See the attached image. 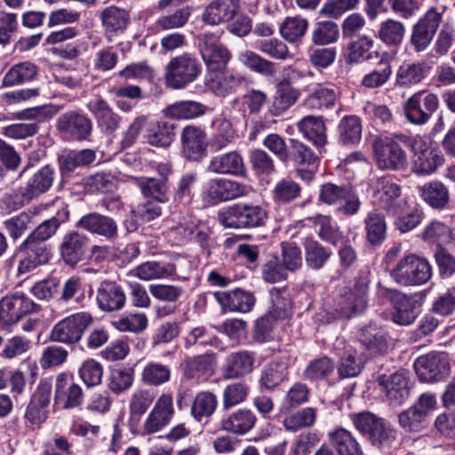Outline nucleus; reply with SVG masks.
Listing matches in <instances>:
<instances>
[{
  "label": "nucleus",
  "mask_w": 455,
  "mask_h": 455,
  "mask_svg": "<svg viewBox=\"0 0 455 455\" xmlns=\"http://www.w3.org/2000/svg\"><path fill=\"white\" fill-rule=\"evenodd\" d=\"M173 415L174 408L172 395L162 394L156 399L143 423V432L151 435L161 431L170 424Z\"/></svg>",
  "instance_id": "15"
},
{
  "label": "nucleus",
  "mask_w": 455,
  "mask_h": 455,
  "mask_svg": "<svg viewBox=\"0 0 455 455\" xmlns=\"http://www.w3.org/2000/svg\"><path fill=\"white\" fill-rule=\"evenodd\" d=\"M433 275L429 261L411 253L402 258L390 270L391 278L402 286H418L427 283Z\"/></svg>",
  "instance_id": "3"
},
{
  "label": "nucleus",
  "mask_w": 455,
  "mask_h": 455,
  "mask_svg": "<svg viewBox=\"0 0 455 455\" xmlns=\"http://www.w3.org/2000/svg\"><path fill=\"white\" fill-rule=\"evenodd\" d=\"M377 382L392 404H401L409 396V375L406 371L401 370L390 376L380 375L377 378Z\"/></svg>",
  "instance_id": "17"
},
{
  "label": "nucleus",
  "mask_w": 455,
  "mask_h": 455,
  "mask_svg": "<svg viewBox=\"0 0 455 455\" xmlns=\"http://www.w3.org/2000/svg\"><path fill=\"white\" fill-rule=\"evenodd\" d=\"M380 294L394 306L393 321L400 325H410L418 316L419 303L411 295L396 289L380 288Z\"/></svg>",
  "instance_id": "10"
},
{
  "label": "nucleus",
  "mask_w": 455,
  "mask_h": 455,
  "mask_svg": "<svg viewBox=\"0 0 455 455\" xmlns=\"http://www.w3.org/2000/svg\"><path fill=\"white\" fill-rule=\"evenodd\" d=\"M238 60L246 68L262 76H272L275 73V64L252 51L245 50L240 52Z\"/></svg>",
  "instance_id": "50"
},
{
  "label": "nucleus",
  "mask_w": 455,
  "mask_h": 455,
  "mask_svg": "<svg viewBox=\"0 0 455 455\" xmlns=\"http://www.w3.org/2000/svg\"><path fill=\"white\" fill-rule=\"evenodd\" d=\"M98 307L106 313L121 310L126 302L124 291L116 282L102 281L96 290Z\"/></svg>",
  "instance_id": "19"
},
{
  "label": "nucleus",
  "mask_w": 455,
  "mask_h": 455,
  "mask_svg": "<svg viewBox=\"0 0 455 455\" xmlns=\"http://www.w3.org/2000/svg\"><path fill=\"white\" fill-rule=\"evenodd\" d=\"M246 186L228 179H214L206 187V196L213 202L233 200L248 195Z\"/></svg>",
  "instance_id": "21"
},
{
  "label": "nucleus",
  "mask_w": 455,
  "mask_h": 455,
  "mask_svg": "<svg viewBox=\"0 0 455 455\" xmlns=\"http://www.w3.org/2000/svg\"><path fill=\"white\" fill-rule=\"evenodd\" d=\"M299 131L311 140L319 153L327 144L326 126L322 117L307 116L298 123Z\"/></svg>",
  "instance_id": "31"
},
{
  "label": "nucleus",
  "mask_w": 455,
  "mask_h": 455,
  "mask_svg": "<svg viewBox=\"0 0 455 455\" xmlns=\"http://www.w3.org/2000/svg\"><path fill=\"white\" fill-rule=\"evenodd\" d=\"M86 299L84 283L77 276L69 277L63 284L60 293V299L63 301L74 300L76 304L84 306Z\"/></svg>",
  "instance_id": "63"
},
{
  "label": "nucleus",
  "mask_w": 455,
  "mask_h": 455,
  "mask_svg": "<svg viewBox=\"0 0 455 455\" xmlns=\"http://www.w3.org/2000/svg\"><path fill=\"white\" fill-rule=\"evenodd\" d=\"M425 75L423 63L403 64L395 74V83L398 86L407 88L419 83Z\"/></svg>",
  "instance_id": "54"
},
{
  "label": "nucleus",
  "mask_w": 455,
  "mask_h": 455,
  "mask_svg": "<svg viewBox=\"0 0 455 455\" xmlns=\"http://www.w3.org/2000/svg\"><path fill=\"white\" fill-rule=\"evenodd\" d=\"M88 110L95 116L99 126L108 132L116 131L120 123V117L101 97L92 99L87 104Z\"/></svg>",
  "instance_id": "28"
},
{
  "label": "nucleus",
  "mask_w": 455,
  "mask_h": 455,
  "mask_svg": "<svg viewBox=\"0 0 455 455\" xmlns=\"http://www.w3.org/2000/svg\"><path fill=\"white\" fill-rule=\"evenodd\" d=\"M44 210V208L41 205L31 207L6 220L4 224L10 237L13 240L21 237L28 229L36 223V218Z\"/></svg>",
  "instance_id": "27"
},
{
  "label": "nucleus",
  "mask_w": 455,
  "mask_h": 455,
  "mask_svg": "<svg viewBox=\"0 0 455 455\" xmlns=\"http://www.w3.org/2000/svg\"><path fill=\"white\" fill-rule=\"evenodd\" d=\"M420 142L419 148H411L413 152L411 169L419 175H428L443 164V157L439 151L427 148L421 137Z\"/></svg>",
  "instance_id": "23"
},
{
  "label": "nucleus",
  "mask_w": 455,
  "mask_h": 455,
  "mask_svg": "<svg viewBox=\"0 0 455 455\" xmlns=\"http://www.w3.org/2000/svg\"><path fill=\"white\" fill-rule=\"evenodd\" d=\"M37 305L25 293H9L0 300V323L9 327L36 311Z\"/></svg>",
  "instance_id": "7"
},
{
  "label": "nucleus",
  "mask_w": 455,
  "mask_h": 455,
  "mask_svg": "<svg viewBox=\"0 0 455 455\" xmlns=\"http://www.w3.org/2000/svg\"><path fill=\"white\" fill-rule=\"evenodd\" d=\"M87 244L85 235L77 231L67 233L60 245V252L63 261L69 266H76L83 258Z\"/></svg>",
  "instance_id": "26"
},
{
  "label": "nucleus",
  "mask_w": 455,
  "mask_h": 455,
  "mask_svg": "<svg viewBox=\"0 0 455 455\" xmlns=\"http://www.w3.org/2000/svg\"><path fill=\"white\" fill-rule=\"evenodd\" d=\"M78 375L88 387H96L102 381L103 366L94 359H87L78 369Z\"/></svg>",
  "instance_id": "62"
},
{
  "label": "nucleus",
  "mask_w": 455,
  "mask_h": 455,
  "mask_svg": "<svg viewBox=\"0 0 455 455\" xmlns=\"http://www.w3.org/2000/svg\"><path fill=\"white\" fill-rule=\"evenodd\" d=\"M220 222L229 228H247L262 226L267 212L259 205L235 204L218 214Z\"/></svg>",
  "instance_id": "4"
},
{
  "label": "nucleus",
  "mask_w": 455,
  "mask_h": 455,
  "mask_svg": "<svg viewBox=\"0 0 455 455\" xmlns=\"http://www.w3.org/2000/svg\"><path fill=\"white\" fill-rule=\"evenodd\" d=\"M308 28L307 19L299 16L286 17L279 28L282 37L289 43H299L302 40Z\"/></svg>",
  "instance_id": "47"
},
{
  "label": "nucleus",
  "mask_w": 455,
  "mask_h": 455,
  "mask_svg": "<svg viewBox=\"0 0 455 455\" xmlns=\"http://www.w3.org/2000/svg\"><path fill=\"white\" fill-rule=\"evenodd\" d=\"M148 320L144 313L124 314L116 320L112 321V325L123 332L140 333L148 327Z\"/></svg>",
  "instance_id": "55"
},
{
  "label": "nucleus",
  "mask_w": 455,
  "mask_h": 455,
  "mask_svg": "<svg viewBox=\"0 0 455 455\" xmlns=\"http://www.w3.org/2000/svg\"><path fill=\"white\" fill-rule=\"evenodd\" d=\"M350 419L358 431L369 435L373 445L380 447L395 439V432L385 420L370 411L352 413Z\"/></svg>",
  "instance_id": "6"
},
{
  "label": "nucleus",
  "mask_w": 455,
  "mask_h": 455,
  "mask_svg": "<svg viewBox=\"0 0 455 455\" xmlns=\"http://www.w3.org/2000/svg\"><path fill=\"white\" fill-rule=\"evenodd\" d=\"M208 170L219 174H241L244 170L241 156L235 152H228L217 156L211 160Z\"/></svg>",
  "instance_id": "34"
},
{
  "label": "nucleus",
  "mask_w": 455,
  "mask_h": 455,
  "mask_svg": "<svg viewBox=\"0 0 455 455\" xmlns=\"http://www.w3.org/2000/svg\"><path fill=\"white\" fill-rule=\"evenodd\" d=\"M405 27L399 20L387 19L379 25V38L387 45H399L404 37Z\"/></svg>",
  "instance_id": "48"
},
{
  "label": "nucleus",
  "mask_w": 455,
  "mask_h": 455,
  "mask_svg": "<svg viewBox=\"0 0 455 455\" xmlns=\"http://www.w3.org/2000/svg\"><path fill=\"white\" fill-rule=\"evenodd\" d=\"M299 92L294 89L290 82L283 80L277 85L273 101V113L279 116L291 108L298 100Z\"/></svg>",
  "instance_id": "46"
},
{
  "label": "nucleus",
  "mask_w": 455,
  "mask_h": 455,
  "mask_svg": "<svg viewBox=\"0 0 455 455\" xmlns=\"http://www.w3.org/2000/svg\"><path fill=\"white\" fill-rule=\"evenodd\" d=\"M197 60L185 53L170 60L166 67L165 83L172 89H181L196 78Z\"/></svg>",
  "instance_id": "9"
},
{
  "label": "nucleus",
  "mask_w": 455,
  "mask_h": 455,
  "mask_svg": "<svg viewBox=\"0 0 455 455\" xmlns=\"http://www.w3.org/2000/svg\"><path fill=\"white\" fill-rule=\"evenodd\" d=\"M220 32L204 34V50L201 56L206 66L205 75L224 72L231 59V52L220 41Z\"/></svg>",
  "instance_id": "8"
},
{
  "label": "nucleus",
  "mask_w": 455,
  "mask_h": 455,
  "mask_svg": "<svg viewBox=\"0 0 455 455\" xmlns=\"http://www.w3.org/2000/svg\"><path fill=\"white\" fill-rule=\"evenodd\" d=\"M329 441L339 455H362V449L352 433L339 427L329 433Z\"/></svg>",
  "instance_id": "37"
},
{
  "label": "nucleus",
  "mask_w": 455,
  "mask_h": 455,
  "mask_svg": "<svg viewBox=\"0 0 455 455\" xmlns=\"http://www.w3.org/2000/svg\"><path fill=\"white\" fill-rule=\"evenodd\" d=\"M371 197L376 204L381 206L387 213L397 212V201L401 196V186L389 175L377 178L371 184Z\"/></svg>",
  "instance_id": "12"
},
{
  "label": "nucleus",
  "mask_w": 455,
  "mask_h": 455,
  "mask_svg": "<svg viewBox=\"0 0 455 455\" xmlns=\"http://www.w3.org/2000/svg\"><path fill=\"white\" fill-rule=\"evenodd\" d=\"M421 196L425 202L435 209H442L449 203V190L440 181H431L420 188Z\"/></svg>",
  "instance_id": "45"
},
{
  "label": "nucleus",
  "mask_w": 455,
  "mask_h": 455,
  "mask_svg": "<svg viewBox=\"0 0 455 455\" xmlns=\"http://www.w3.org/2000/svg\"><path fill=\"white\" fill-rule=\"evenodd\" d=\"M92 323L93 317L89 312L82 311L72 314L53 325L50 339L53 342L75 345L81 340L86 330Z\"/></svg>",
  "instance_id": "5"
},
{
  "label": "nucleus",
  "mask_w": 455,
  "mask_h": 455,
  "mask_svg": "<svg viewBox=\"0 0 455 455\" xmlns=\"http://www.w3.org/2000/svg\"><path fill=\"white\" fill-rule=\"evenodd\" d=\"M175 128L173 123L167 121L152 124L147 130V140L152 146L167 148L175 137Z\"/></svg>",
  "instance_id": "40"
},
{
  "label": "nucleus",
  "mask_w": 455,
  "mask_h": 455,
  "mask_svg": "<svg viewBox=\"0 0 455 455\" xmlns=\"http://www.w3.org/2000/svg\"><path fill=\"white\" fill-rule=\"evenodd\" d=\"M134 181L145 197H150L158 203H166L169 201L168 187L164 180L140 177L135 178Z\"/></svg>",
  "instance_id": "43"
},
{
  "label": "nucleus",
  "mask_w": 455,
  "mask_h": 455,
  "mask_svg": "<svg viewBox=\"0 0 455 455\" xmlns=\"http://www.w3.org/2000/svg\"><path fill=\"white\" fill-rule=\"evenodd\" d=\"M134 369L130 366H118L110 370L107 378L108 388L116 395L127 392L134 382Z\"/></svg>",
  "instance_id": "38"
},
{
  "label": "nucleus",
  "mask_w": 455,
  "mask_h": 455,
  "mask_svg": "<svg viewBox=\"0 0 455 455\" xmlns=\"http://www.w3.org/2000/svg\"><path fill=\"white\" fill-rule=\"evenodd\" d=\"M287 376V365L283 362H273L264 368L260 383L267 389L279 386Z\"/></svg>",
  "instance_id": "60"
},
{
  "label": "nucleus",
  "mask_w": 455,
  "mask_h": 455,
  "mask_svg": "<svg viewBox=\"0 0 455 455\" xmlns=\"http://www.w3.org/2000/svg\"><path fill=\"white\" fill-rule=\"evenodd\" d=\"M100 20L107 39L112 42L128 28L130 13L124 8L111 5L100 12Z\"/></svg>",
  "instance_id": "20"
},
{
  "label": "nucleus",
  "mask_w": 455,
  "mask_h": 455,
  "mask_svg": "<svg viewBox=\"0 0 455 455\" xmlns=\"http://www.w3.org/2000/svg\"><path fill=\"white\" fill-rule=\"evenodd\" d=\"M38 72L36 65L30 61H23L13 65L4 75V86H14L33 80Z\"/></svg>",
  "instance_id": "41"
},
{
  "label": "nucleus",
  "mask_w": 455,
  "mask_h": 455,
  "mask_svg": "<svg viewBox=\"0 0 455 455\" xmlns=\"http://www.w3.org/2000/svg\"><path fill=\"white\" fill-rule=\"evenodd\" d=\"M76 227L85 231L112 240L117 237V224L112 218L97 212L83 216L76 223Z\"/></svg>",
  "instance_id": "22"
},
{
  "label": "nucleus",
  "mask_w": 455,
  "mask_h": 455,
  "mask_svg": "<svg viewBox=\"0 0 455 455\" xmlns=\"http://www.w3.org/2000/svg\"><path fill=\"white\" fill-rule=\"evenodd\" d=\"M54 180V168L49 164L44 165L28 180L26 186L20 188L19 192L13 191L5 195L3 202L9 210H18L48 192L52 187Z\"/></svg>",
  "instance_id": "2"
},
{
  "label": "nucleus",
  "mask_w": 455,
  "mask_h": 455,
  "mask_svg": "<svg viewBox=\"0 0 455 455\" xmlns=\"http://www.w3.org/2000/svg\"><path fill=\"white\" fill-rule=\"evenodd\" d=\"M392 75V66L389 61L380 60L376 68L370 73L366 74L362 79V85L369 88L375 89L383 86L390 78Z\"/></svg>",
  "instance_id": "59"
},
{
  "label": "nucleus",
  "mask_w": 455,
  "mask_h": 455,
  "mask_svg": "<svg viewBox=\"0 0 455 455\" xmlns=\"http://www.w3.org/2000/svg\"><path fill=\"white\" fill-rule=\"evenodd\" d=\"M255 356L248 351H237L229 354L224 366L226 379H236L252 371Z\"/></svg>",
  "instance_id": "30"
},
{
  "label": "nucleus",
  "mask_w": 455,
  "mask_h": 455,
  "mask_svg": "<svg viewBox=\"0 0 455 455\" xmlns=\"http://www.w3.org/2000/svg\"><path fill=\"white\" fill-rule=\"evenodd\" d=\"M171 379L169 365L156 362L148 363L142 369L140 381L148 387H158Z\"/></svg>",
  "instance_id": "44"
},
{
  "label": "nucleus",
  "mask_w": 455,
  "mask_h": 455,
  "mask_svg": "<svg viewBox=\"0 0 455 455\" xmlns=\"http://www.w3.org/2000/svg\"><path fill=\"white\" fill-rule=\"evenodd\" d=\"M239 7L238 0H215L205 8L203 19L211 25L228 21L235 17Z\"/></svg>",
  "instance_id": "29"
},
{
  "label": "nucleus",
  "mask_w": 455,
  "mask_h": 455,
  "mask_svg": "<svg viewBox=\"0 0 455 455\" xmlns=\"http://www.w3.org/2000/svg\"><path fill=\"white\" fill-rule=\"evenodd\" d=\"M21 258L19 261L18 273H28L38 266L49 261L51 254L45 244L36 243L26 238L19 247Z\"/></svg>",
  "instance_id": "18"
},
{
  "label": "nucleus",
  "mask_w": 455,
  "mask_h": 455,
  "mask_svg": "<svg viewBox=\"0 0 455 455\" xmlns=\"http://www.w3.org/2000/svg\"><path fill=\"white\" fill-rule=\"evenodd\" d=\"M441 19V13L431 8L413 26L411 43L416 52H422L429 45L440 25Z\"/></svg>",
  "instance_id": "16"
},
{
  "label": "nucleus",
  "mask_w": 455,
  "mask_h": 455,
  "mask_svg": "<svg viewBox=\"0 0 455 455\" xmlns=\"http://www.w3.org/2000/svg\"><path fill=\"white\" fill-rule=\"evenodd\" d=\"M338 94L334 89L315 86L304 100V106L312 110L330 109L334 107Z\"/></svg>",
  "instance_id": "39"
},
{
  "label": "nucleus",
  "mask_w": 455,
  "mask_h": 455,
  "mask_svg": "<svg viewBox=\"0 0 455 455\" xmlns=\"http://www.w3.org/2000/svg\"><path fill=\"white\" fill-rule=\"evenodd\" d=\"M365 237L372 246L380 245L387 237V222L385 216L377 211L367 213L363 220Z\"/></svg>",
  "instance_id": "33"
},
{
  "label": "nucleus",
  "mask_w": 455,
  "mask_h": 455,
  "mask_svg": "<svg viewBox=\"0 0 455 455\" xmlns=\"http://www.w3.org/2000/svg\"><path fill=\"white\" fill-rule=\"evenodd\" d=\"M301 187L289 178L279 180L274 186L272 196L277 204H289L299 197Z\"/></svg>",
  "instance_id": "49"
},
{
  "label": "nucleus",
  "mask_w": 455,
  "mask_h": 455,
  "mask_svg": "<svg viewBox=\"0 0 455 455\" xmlns=\"http://www.w3.org/2000/svg\"><path fill=\"white\" fill-rule=\"evenodd\" d=\"M213 295L222 309L231 312L247 313L255 304L253 294L239 288L228 291H216Z\"/></svg>",
  "instance_id": "24"
},
{
  "label": "nucleus",
  "mask_w": 455,
  "mask_h": 455,
  "mask_svg": "<svg viewBox=\"0 0 455 455\" xmlns=\"http://www.w3.org/2000/svg\"><path fill=\"white\" fill-rule=\"evenodd\" d=\"M56 128L65 137L82 141L88 140L91 136L92 122L85 114L68 111L57 119Z\"/></svg>",
  "instance_id": "11"
},
{
  "label": "nucleus",
  "mask_w": 455,
  "mask_h": 455,
  "mask_svg": "<svg viewBox=\"0 0 455 455\" xmlns=\"http://www.w3.org/2000/svg\"><path fill=\"white\" fill-rule=\"evenodd\" d=\"M311 220L322 240L335 245L342 239V232L331 222L329 216L319 214Z\"/></svg>",
  "instance_id": "57"
},
{
  "label": "nucleus",
  "mask_w": 455,
  "mask_h": 455,
  "mask_svg": "<svg viewBox=\"0 0 455 455\" xmlns=\"http://www.w3.org/2000/svg\"><path fill=\"white\" fill-rule=\"evenodd\" d=\"M339 140L344 145L359 142L362 134V125L357 116H345L339 124Z\"/></svg>",
  "instance_id": "56"
},
{
  "label": "nucleus",
  "mask_w": 455,
  "mask_h": 455,
  "mask_svg": "<svg viewBox=\"0 0 455 455\" xmlns=\"http://www.w3.org/2000/svg\"><path fill=\"white\" fill-rule=\"evenodd\" d=\"M339 37V29L333 21H319L315 23L311 34L313 44L318 46L334 44Z\"/></svg>",
  "instance_id": "52"
},
{
  "label": "nucleus",
  "mask_w": 455,
  "mask_h": 455,
  "mask_svg": "<svg viewBox=\"0 0 455 455\" xmlns=\"http://www.w3.org/2000/svg\"><path fill=\"white\" fill-rule=\"evenodd\" d=\"M256 423V416L247 409H241L231 413L222 420V427L235 435L248 433Z\"/></svg>",
  "instance_id": "36"
},
{
  "label": "nucleus",
  "mask_w": 455,
  "mask_h": 455,
  "mask_svg": "<svg viewBox=\"0 0 455 455\" xmlns=\"http://www.w3.org/2000/svg\"><path fill=\"white\" fill-rule=\"evenodd\" d=\"M419 136L394 133L390 137L377 138L373 142L376 165L380 170L391 172L405 171L409 165L404 148H419Z\"/></svg>",
  "instance_id": "1"
},
{
  "label": "nucleus",
  "mask_w": 455,
  "mask_h": 455,
  "mask_svg": "<svg viewBox=\"0 0 455 455\" xmlns=\"http://www.w3.org/2000/svg\"><path fill=\"white\" fill-rule=\"evenodd\" d=\"M334 370V362L327 356H323L307 364L303 371V377L310 381L323 380L330 377Z\"/></svg>",
  "instance_id": "53"
},
{
  "label": "nucleus",
  "mask_w": 455,
  "mask_h": 455,
  "mask_svg": "<svg viewBox=\"0 0 455 455\" xmlns=\"http://www.w3.org/2000/svg\"><path fill=\"white\" fill-rule=\"evenodd\" d=\"M415 408L410 407L398 416L400 427L406 432L419 433L427 427V419Z\"/></svg>",
  "instance_id": "61"
},
{
  "label": "nucleus",
  "mask_w": 455,
  "mask_h": 455,
  "mask_svg": "<svg viewBox=\"0 0 455 455\" xmlns=\"http://www.w3.org/2000/svg\"><path fill=\"white\" fill-rule=\"evenodd\" d=\"M68 219V212L62 210L58 212L55 216L44 220L27 236L28 239L39 243H44L52 238L57 232L60 226Z\"/></svg>",
  "instance_id": "35"
},
{
  "label": "nucleus",
  "mask_w": 455,
  "mask_h": 455,
  "mask_svg": "<svg viewBox=\"0 0 455 455\" xmlns=\"http://www.w3.org/2000/svg\"><path fill=\"white\" fill-rule=\"evenodd\" d=\"M155 400V395L148 389H136L129 400V413L140 417L148 410Z\"/></svg>",
  "instance_id": "64"
},
{
  "label": "nucleus",
  "mask_w": 455,
  "mask_h": 455,
  "mask_svg": "<svg viewBox=\"0 0 455 455\" xmlns=\"http://www.w3.org/2000/svg\"><path fill=\"white\" fill-rule=\"evenodd\" d=\"M414 368L419 378L426 382L441 380L450 372L448 357L443 353L431 352L419 356Z\"/></svg>",
  "instance_id": "13"
},
{
  "label": "nucleus",
  "mask_w": 455,
  "mask_h": 455,
  "mask_svg": "<svg viewBox=\"0 0 455 455\" xmlns=\"http://www.w3.org/2000/svg\"><path fill=\"white\" fill-rule=\"evenodd\" d=\"M182 151L186 159L189 161L199 160V128L195 125H187L181 132Z\"/></svg>",
  "instance_id": "58"
},
{
  "label": "nucleus",
  "mask_w": 455,
  "mask_h": 455,
  "mask_svg": "<svg viewBox=\"0 0 455 455\" xmlns=\"http://www.w3.org/2000/svg\"><path fill=\"white\" fill-rule=\"evenodd\" d=\"M290 162L297 165L314 166L319 163V151H314L309 146L296 139L289 141Z\"/></svg>",
  "instance_id": "42"
},
{
  "label": "nucleus",
  "mask_w": 455,
  "mask_h": 455,
  "mask_svg": "<svg viewBox=\"0 0 455 455\" xmlns=\"http://www.w3.org/2000/svg\"><path fill=\"white\" fill-rule=\"evenodd\" d=\"M316 420V410L312 407L301 409L284 418L283 425L285 430L297 432L312 427Z\"/></svg>",
  "instance_id": "51"
},
{
  "label": "nucleus",
  "mask_w": 455,
  "mask_h": 455,
  "mask_svg": "<svg viewBox=\"0 0 455 455\" xmlns=\"http://www.w3.org/2000/svg\"><path fill=\"white\" fill-rule=\"evenodd\" d=\"M224 72L209 74L204 76V87L213 94L225 97L234 93L245 83V78L238 74L230 73L223 75Z\"/></svg>",
  "instance_id": "25"
},
{
  "label": "nucleus",
  "mask_w": 455,
  "mask_h": 455,
  "mask_svg": "<svg viewBox=\"0 0 455 455\" xmlns=\"http://www.w3.org/2000/svg\"><path fill=\"white\" fill-rule=\"evenodd\" d=\"M84 395L79 384L69 379L66 372L56 376L54 388V405L63 410L80 407L84 403Z\"/></svg>",
  "instance_id": "14"
},
{
  "label": "nucleus",
  "mask_w": 455,
  "mask_h": 455,
  "mask_svg": "<svg viewBox=\"0 0 455 455\" xmlns=\"http://www.w3.org/2000/svg\"><path fill=\"white\" fill-rule=\"evenodd\" d=\"M360 342L371 356L382 355L388 348L386 332L373 325L365 326L361 330Z\"/></svg>",
  "instance_id": "32"
}]
</instances>
